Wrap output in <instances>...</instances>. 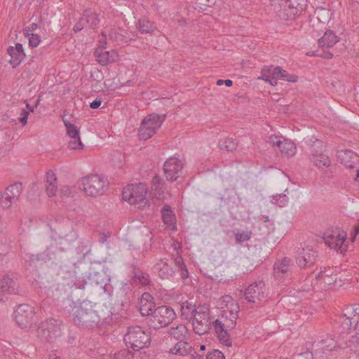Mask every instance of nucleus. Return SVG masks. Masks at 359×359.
I'll list each match as a JSON object with an SVG mask.
<instances>
[{
  "label": "nucleus",
  "mask_w": 359,
  "mask_h": 359,
  "mask_svg": "<svg viewBox=\"0 0 359 359\" xmlns=\"http://www.w3.org/2000/svg\"><path fill=\"white\" fill-rule=\"evenodd\" d=\"M158 192L163 189L164 185H165V182L163 181V180H161L158 179ZM160 194H158V196ZM160 199V197L158 196V200Z\"/></svg>",
  "instance_id": "obj_63"
},
{
  "label": "nucleus",
  "mask_w": 359,
  "mask_h": 359,
  "mask_svg": "<svg viewBox=\"0 0 359 359\" xmlns=\"http://www.w3.org/2000/svg\"><path fill=\"white\" fill-rule=\"evenodd\" d=\"M161 218L165 228L172 231L177 230L176 217L168 205H165L161 210Z\"/></svg>",
  "instance_id": "obj_20"
},
{
  "label": "nucleus",
  "mask_w": 359,
  "mask_h": 359,
  "mask_svg": "<svg viewBox=\"0 0 359 359\" xmlns=\"http://www.w3.org/2000/svg\"><path fill=\"white\" fill-rule=\"evenodd\" d=\"M184 164L182 161L176 158L170 157L163 165V170L164 175L168 181L175 182L182 172Z\"/></svg>",
  "instance_id": "obj_8"
},
{
  "label": "nucleus",
  "mask_w": 359,
  "mask_h": 359,
  "mask_svg": "<svg viewBox=\"0 0 359 359\" xmlns=\"http://www.w3.org/2000/svg\"><path fill=\"white\" fill-rule=\"evenodd\" d=\"M141 353H133L128 349H122L114 354V359H139Z\"/></svg>",
  "instance_id": "obj_37"
},
{
  "label": "nucleus",
  "mask_w": 359,
  "mask_h": 359,
  "mask_svg": "<svg viewBox=\"0 0 359 359\" xmlns=\"http://www.w3.org/2000/svg\"><path fill=\"white\" fill-rule=\"evenodd\" d=\"M157 127V115L150 114L144 118L139 130L140 140H147L154 133Z\"/></svg>",
  "instance_id": "obj_13"
},
{
  "label": "nucleus",
  "mask_w": 359,
  "mask_h": 359,
  "mask_svg": "<svg viewBox=\"0 0 359 359\" xmlns=\"http://www.w3.org/2000/svg\"><path fill=\"white\" fill-rule=\"evenodd\" d=\"M238 317V313H221L219 318L212 324L219 325V327H226L233 330Z\"/></svg>",
  "instance_id": "obj_18"
},
{
  "label": "nucleus",
  "mask_w": 359,
  "mask_h": 359,
  "mask_svg": "<svg viewBox=\"0 0 359 359\" xmlns=\"http://www.w3.org/2000/svg\"><path fill=\"white\" fill-rule=\"evenodd\" d=\"M192 325L194 332L203 335L210 330L212 325V320L210 316V309L205 305L198 306V312L192 317Z\"/></svg>",
  "instance_id": "obj_5"
},
{
  "label": "nucleus",
  "mask_w": 359,
  "mask_h": 359,
  "mask_svg": "<svg viewBox=\"0 0 359 359\" xmlns=\"http://www.w3.org/2000/svg\"><path fill=\"white\" fill-rule=\"evenodd\" d=\"M38 27V25L36 23H32L30 26L26 27L24 30L25 35L26 36L33 34L32 32H34Z\"/></svg>",
  "instance_id": "obj_50"
},
{
  "label": "nucleus",
  "mask_w": 359,
  "mask_h": 359,
  "mask_svg": "<svg viewBox=\"0 0 359 359\" xmlns=\"http://www.w3.org/2000/svg\"><path fill=\"white\" fill-rule=\"evenodd\" d=\"M137 27L142 33H149L155 29L154 23L147 18H142L138 22Z\"/></svg>",
  "instance_id": "obj_39"
},
{
  "label": "nucleus",
  "mask_w": 359,
  "mask_h": 359,
  "mask_svg": "<svg viewBox=\"0 0 359 359\" xmlns=\"http://www.w3.org/2000/svg\"><path fill=\"white\" fill-rule=\"evenodd\" d=\"M73 320L76 324L90 327L98 323L99 316L89 302H83L72 309Z\"/></svg>",
  "instance_id": "obj_3"
},
{
  "label": "nucleus",
  "mask_w": 359,
  "mask_h": 359,
  "mask_svg": "<svg viewBox=\"0 0 359 359\" xmlns=\"http://www.w3.org/2000/svg\"><path fill=\"white\" fill-rule=\"evenodd\" d=\"M97 61L102 65L114 62L118 60V55L114 50L107 51L104 49L97 48L95 51Z\"/></svg>",
  "instance_id": "obj_21"
},
{
  "label": "nucleus",
  "mask_w": 359,
  "mask_h": 359,
  "mask_svg": "<svg viewBox=\"0 0 359 359\" xmlns=\"http://www.w3.org/2000/svg\"><path fill=\"white\" fill-rule=\"evenodd\" d=\"M173 273L172 268L167 261L161 260L158 262V277L162 279L169 278Z\"/></svg>",
  "instance_id": "obj_35"
},
{
  "label": "nucleus",
  "mask_w": 359,
  "mask_h": 359,
  "mask_svg": "<svg viewBox=\"0 0 359 359\" xmlns=\"http://www.w3.org/2000/svg\"><path fill=\"white\" fill-rule=\"evenodd\" d=\"M191 359H203V357L199 354H198L195 351L194 353H192V355H190Z\"/></svg>",
  "instance_id": "obj_62"
},
{
  "label": "nucleus",
  "mask_w": 359,
  "mask_h": 359,
  "mask_svg": "<svg viewBox=\"0 0 359 359\" xmlns=\"http://www.w3.org/2000/svg\"><path fill=\"white\" fill-rule=\"evenodd\" d=\"M107 31H104L102 33L101 38L99 39L100 47L98 48L105 49L107 44Z\"/></svg>",
  "instance_id": "obj_51"
},
{
  "label": "nucleus",
  "mask_w": 359,
  "mask_h": 359,
  "mask_svg": "<svg viewBox=\"0 0 359 359\" xmlns=\"http://www.w3.org/2000/svg\"><path fill=\"white\" fill-rule=\"evenodd\" d=\"M27 37L29 38V46L32 47H36L40 43L41 39L40 36L38 34H33L29 36H27Z\"/></svg>",
  "instance_id": "obj_43"
},
{
  "label": "nucleus",
  "mask_w": 359,
  "mask_h": 359,
  "mask_svg": "<svg viewBox=\"0 0 359 359\" xmlns=\"http://www.w3.org/2000/svg\"><path fill=\"white\" fill-rule=\"evenodd\" d=\"M28 116H29V111L23 110L22 114V117L20 118V123H22V124L23 126H25L27 124Z\"/></svg>",
  "instance_id": "obj_54"
},
{
  "label": "nucleus",
  "mask_w": 359,
  "mask_h": 359,
  "mask_svg": "<svg viewBox=\"0 0 359 359\" xmlns=\"http://www.w3.org/2000/svg\"><path fill=\"white\" fill-rule=\"evenodd\" d=\"M219 147L222 150L233 151L236 149L238 147V142L233 138L226 137L219 140Z\"/></svg>",
  "instance_id": "obj_36"
},
{
  "label": "nucleus",
  "mask_w": 359,
  "mask_h": 359,
  "mask_svg": "<svg viewBox=\"0 0 359 359\" xmlns=\"http://www.w3.org/2000/svg\"><path fill=\"white\" fill-rule=\"evenodd\" d=\"M213 326L219 341L226 346H231L232 341L228 333V331L231 330L226 327H219V325L216 324H213Z\"/></svg>",
  "instance_id": "obj_32"
},
{
  "label": "nucleus",
  "mask_w": 359,
  "mask_h": 359,
  "mask_svg": "<svg viewBox=\"0 0 359 359\" xmlns=\"http://www.w3.org/2000/svg\"><path fill=\"white\" fill-rule=\"evenodd\" d=\"M37 332L42 341L53 342L61 336L62 324L57 320L48 319L41 323Z\"/></svg>",
  "instance_id": "obj_6"
},
{
  "label": "nucleus",
  "mask_w": 359,
  "mask_h": 359,
  "mask_svg": "<svg viewBox=\"0 0 359 359\" xmlns=\"http://www.w3.org/2000/svg\"><path fill=\"white\" fill-rule=\"evenodd\" d=\"M359 234V223L354 226L353 231L351 232V241H354L356 236Z\"/></svg>",
  "instance_id": "obj_55"
},
{
  "label": "nucleus",
  "mask_w": 359,
  "mask_h": 359,
  "mask_svg": "<svg viewBox=\"0 0 359 359\" xmlns=\"http://www.w3.org/2000/svg\"><path fill=\"white\" fill-rule=\"evenodd\" d=\"M62 120H63V122L66 127L67 135L70 138L71 137H80L79 136V128L74 124H73L71 122L65 119L64 117L62 118Z\"/></svg>",
  "instance_id": "obj_38"
},
{
  "label": "nucleus",
  "mask_w": 359,
  "mask_h": 359,
  "mask_svg": "<svg viewBox=\"0 0 359 359\" xmlns=\"http://www.w3.org/2000/svg\"><path fill=\"white\" fill-rule=\"evenodd\" d=\"M338 41L337 36L333 32L329 30L325 32L324 35L318 39L319 46L323 48L332 47Z\"/></svg>",
  "instance_id": "obj_29"
},
{
  "label": "nucleus",
  "mask_w": 359,
  "mask_h": 359,
  "mask_svg": "<svg viewBox=\"0 0 359 359\" xmlns=\"http://www.w3.org/2000/svg\"><path fill=\"white\" fill-rule=\"evenodd\" d=\"M206 359H224V355L219 350L215 349L207 355Z\"/></svg>",
  "instance_id": "obj_44"
},
{
  "label": "nucleus",
  "mask_w": 359,
  "mask_h": 359,
  "mask_svg": "<svg viewBox=\"0 0 359 359\" xmlns=\"http://www.w3.org/2000/svg\"><path fill=\"white\" fill-rule=\"evenodd\" d=\"M45 188L46 194L49 197L55 196L57 192V178L55 174L52 170H48L46 172Z\"/></svg>",
  "instance_id": "obj_24"
},
{
  "label": "nucleus",
  "mask_w": 359,
  "mask_h": 359,
  "mask_svg": "<svg viewBox=\"0 0 359 359\" xmlns=\"http://www.w3.org/2000/svg\"><path fill=\"white\" fill-rule=\"evenodd\" d=\"M180 267L181 268L182 272V277L183 279H185L187 278H188V271L185 269V265L182 263L180 266Z\"/></svg>",
  "instance_id": "obj_59"
},
{
  "label": "nucleus",
  "mask_w": 359,
  "mask_h": 359,
  "mask_svg": "<svg viewBox=\"0 0 359 359\" xmlns=\"http://www.w3.org/2000/svg\"><path fill=\"white\" fill-rule=\"evenodd\" d=\"M49 359H63L60 353L57 351L52 352L49 355Z\"/></svg>",
  "instance_id": "obj_58"
},
{
  "label": "nucleus",
  "mask_w": 359,
  "mask_h": 359,
  "mask_svg": "<svg viewBox=\"0 0 359 359\" xmlns=\"http://www.w3.org/2000/svg\"><path fill=\"white\" fill-rule=\"evenodd\" d=\"M245 299L250 303L256 304L266 298L265 285L262 281L254 283L248 286L245 292Z\"/></svg>",
  "instance_id": "obj_9"
},
{
  "label": "nucleus",
  "mask_w": 359,
  "mask_h": 359,
  "mask_svg": "<svg viewBox=\"0 0 359 359\" xmlns=\"http://www.w3.org/2000/svg\"><path fill=\"white\" fill-rule=\"evenodd\" d=\"M165 114H163L162 116L158 115V128L160 127L161 123L165 120Z\"/></svg>",
  "instance_id": "obj_64"
},
{
  "label": "nucleus",
  "mask_w": 359,
  "mask_h": 359,
  "mask_svg": "<svg viewBox=\"0 0 359 359\" xmlns=\"http://www.w3.org/2000/svg\"><path fill=\"white\" fill-rule=\"evenodd\" d=\"M218 306L221 309V313H239V305L229 295L222 296L218 301Z\"/></svg>",
  "instance_id": "obj_19"
},
{
  "label": "nucleus",
  "mask_w": 359,
  "mask_h": 359,
  "mask_svg": "<svg viewBox=\"0 0 359 359\" xmlns=\"http://www.w3.org/2000/svg\"><path fill=\"white\" fill-rule=\"evenodd\" d=\"M174 309L168 305L158 306V325L161 327L169 325L175 318Z\"/></svg>",
  "instance_id": "obj_15"
},
{
  "label": "nucleus",
  "mask_w": 359,
  "mask_h": 359,
  "mask_svg": "<svg viewBox=\"0 0 359 359\" xmlns=\"http://www.w3.org/2000/svg\"><path fill=\"white\" fill-rule=\"evenodd\" d=\"M69 148L71 150L80 151L83 148V145L79 137H71L69 142Z\"/></svg>",
  "instance_id": "obj_41"
},
{
  "label": "nucleus",
  "mask_w": 359,
  "mask_h": 359,
  "mask_svg": "<svg viewBox=\"0 0 359 359\" xmlns=\"http://www.w3.org/2000/svg\"><path fill=\"white\" fill-rule=\"evenodd\" d=\"M148 188L145 184H132L123 188V200L137 209H144L149 206V198L147 196Z\"/></svg>",
  "instance_id": "obj_1"
},
{
  "label": "nucleus",
  "mask_w": 359,
  "mask_h": 359,
  "mask_svg": "<svg viewBox=\"0 0 359 359\" xmlns=\"http://www.w3.org/2000/svg\"><path fill=\"white\" fill-rule=\"evenodd\" d=\"M273 66H266L262 69L261 73H264L269 76L270 78L272 77V72H273Z\"/></svg>",
  "instance_id": "obj_53"
},
{
  "label": "nucleus",
  "mask_w": 359,
  "mask_h": 359,
  "mask_svg": "<svg viewBox=\"0 0 359 359\" xmlns=\"http://www.w3.org/2000/svg\"><path fill=\"white\" fill-rule=\"evenodd\" d=\"M168 334L171 335L173 340H184L189 335V331L184 325L179 324L168 329Z\"/></svg>",
  "instance_id": "obj_25"
},
{
  "label": "nucleus",
  "mask_w": 359,
  "mask_h": 359,
  "mask_svg": "<svg viewBox=\"0 0 359 359\" xmlns=\"http://www.w3.org/2000/svg\"><path fill=\"white\" fill-rule=\"evenodd\" d=\"M8 53L11 56L9 62L13 67L19 65L25 56L22 45L19 43H17L14 47L10 46L8 48Z\"/></svg>",
  "instance_id": "obj_22"
},
{
  "label": "nucleus",
  "mask_w": 359,
  "mask_h": 359,
  "mask_svg": "<svg viewBox=\"0 0 359 359\" xmlns=\"http://www.w3.org/2000/svg\"><path fill=\"white\" fill-rule=\"evenodd\" d=\"M81 22H85L86 26L95 28L97 27L100 20L98 15L91 10L85 11L81 17Z\"/></svg>",
  "instance_id": "obj_31"
},
{
  "label": "nucleus",
  "mask_w": 359,
  "mask_h": 359,
  "mask_svg": "<svg viewBox=\"0 0 359 359\" xmlns=\"http://www.w3.org/2000/svg\"><path fill=\"white\" fill-rule=\"evenodd\" d=\"M156 303L149 293L144 292L140 302V311L142 316H152L156 312Z\"/></svg>",
  "instance_id": "obj_17"
},
{
  "label": "nucleus",
  "mask_w": 359,
  "mask_h": 359,
  "mask_svg": "<svg viewBox=\"0 0 359 359\" xmlns=\"http://www.w3.org/2000/svg\"><path fill=\"white\" fill-rule=\"evenodd\" d=\"M251 236L252 232L250 231H246L243 233H237L235 234L236 240L238 243L249 241Z\"/></svg>",
  "instance_id": "obj_42"
},
{
  "label": "nucleus",
  "mask_w": 359,
  "mask_h": 359,
  "mask_svg": "<svg viewBox=\"0 0 359 359\" xmlns=\"http://www.w3.org/2000/svg\"><path fill=\"white\" fill-rule=\"evenodd\" d=\"M337 157L341 163L348 168H353L359 163V156L351 150H341Z\"/></svg>",
  "instance_id": "obj_16"
},
{
  "label": "nucleus",
  "mask_w": 359,
  "mask_h": 359,
  "mask_svg": "<svg viewBox=\"0 0 359 359\" xmlns=\"http://www.w3.org/2000/svg\"><path fill=\"white\" fill-rule=\"evenodd\" d=\"M108 184L107 179L104 176L97 174L82 177L80 181L82 191L86 196L93 198L103 195Z\"/></svg>",
  "instance_id": "obj_2"
},
{
  "label": "nucleus",
  "mask_w": 359,
  "mask_h": 359,
  "mask_svg": "<svg viewBox=\"0 0 359 359\" xmlns=\"http://www.w3.org/2000/svg\"><path fill=\"white\" fill-rule=\"evenodd\" d=\"M22 191L21 183H15L7 187L4 193L1 194L0 203L3 208H8L15 203Z\"/></svg>",
  "instance_id": "obj_10"
},
{
  "label": "nucleus",
  "mask_w": 359,
  "mask_h": 359,
  "mask_svg": "<svg viewBox=\"0 0 359 359\" xmlns=\"http://www.w3.org/2000/svg\"><path fill=\"white\" fill-rule=\"evenodd\" d=\"M131 281L137 285H147L149 283V278L148 275L138 272L134 275Z\"/></svg>",
  "instance_id": "obj_40"
},
{
  "label": "nucleus",
  "mask_w": 359,
  "mask_h": 359,
  "mask_svg": "<svg viewBox=\"0 0 359 359\" xmlns=\"http://www.w3.org/2000/svg\"><path fill=\"white\" fill-rule=\"evenodd\" d=\"M88 278L93 281H94L96 284H100L102 283L103 280L100 273L95 271H90L89 273Z\"/></svg>",
  "instance_id": "obj_45"
},
{
  "label": "nucleus",
  "mask_w": 359,
  "mask_h": 359,
  "mask_svg": "<svg viewBox=\"0 0 359 359\" xmlns=\"http://www.w3.org/2000/svg\"><path fill=\"white\" fill-rule=\"evenodd\" d=\"M269 143L283 155L292 156L296 153V146L291 140L276 135L269 137Z\"/></svg>",
  "instance_id": "obj_11"
},
{
  "label": "nucleus",
  "mask_w": 359,
  "mask_h": 359,
  "mask_svg": "<svg viewBox=\"0 0 359 359\" xmlns=\"http://www.w3.org/2000/svg\"><path fill=\"white\" fill-rule=\"evenodd\" d=\"M126 344L133 350L138 351L150 344V336L140 327H130L124 336Z\"/></svg>",
  "instance_id": "obj_4"
},
{
  "label": "nucleus",
  "mask_w": 359,
  "mask_h": 359,
  "mask_svg": "<svg viewBox=\"0 0 359 359\" xmlns=\"http://www.w3.org/2000/svg\"><path fill=\"white\" fill-rule=\"evenodd\" d=\"M297 76L296 75H290L287 72L283 70V74L280 76V79L287 81L290 82H296L297 81Z\"/></svg>",
  "instance_id": "obj_47"
},
{
  "label": "nucleus",
  "mask_w": 359,
  "mask_h": 359,
  "mask_svg": "<svg viewBox=\"0 0 359 359\" xmlns=\"http://www.w3.org/2000/svg\"><path fill=\"white\" fill-rule=\"evenodd\" d=\"M346 236L347 235L345 231L336 229L326 232L324 234L323 239L325 244L330 249L344 253L347 250V245L344 244Z\"/></svg>",
  "instance_id": "obj_7"
},
{
  "label": "nucleus",
  "mask_w": 359,
  "mask_h": 359,
  "mask_svg": "<svg viewBox=\"0 0 359 359\" xmlns=\"http://www.w3.org/2000/svg\"><path fill=\"white\" fill-rule=\"evenodd\" d=\"M34 316V310L28 304L20 305L15 311V318L22 328H26L31 323Z\"/></svg>",
  "instance_id": "obj_14"
},
{
  "label": "nucleus",
  "mask_w": 359,
  "mask_h": 359,
  "mask_svg": "<svg viewBox=\"0 0 359 359\" xmlns=\"http://www.w3.org/2000/svg\"><path fill=\"white\" fill-rule=\"evenodd\" d=\"M283 74V69L280 67H273L272 72V79L273 81H276L277 79H280V76Z\"/></svg>",
  "instance_id": "obj_48"
},
{
  "label": "nucleus",
  "mask_w": 359,
  "mask_h": 359,
  "mask_svg": "<svg viewBox=\"0 0 359 359\" xmlns=\"http://www.w3.org/2000/svg\"><path fill=\"white\" fill-rule=\"evenodd\" d=\"M279 199L280 201L278 205L281 207L285 206V204L287 203V198H286L285 196H279Z\"/></svg>",
  "instance_id": "obj_61"
},
{
  "label": "nucleus",
  "mask_w": 359,
  "mask_h": 359,
  "mask_svg": "<svg viewBox=\"0 0 359 359\" xmlns=\"http://www.w3.org/2000/svg\"><path fill=\"white\" fill-rule=\"evenodd\" d=\"M168 353L174 355L187 356L192 355V353H194V349L189 343L182 340L176 343L174 346L168 349Z\"/></svg>",
  "instance_id": "obj_23"
},
{
  "label": "nucleus",
  "mask_w": 359,
  "mask_h": 359,
  "mask_svg": "<svg viewBox=\"0 0 359 359\" xmlns=\"http://www.w3.org/2000/svg\"><path fill=\"white\" fill-rule=\"evenodd\" d=\"M109 36V39L112 41H117L121 36L117 33L115 29L105 30Z\"/></svg>",
  "instance_id": "obj_49"
},
{
  "label": "nucleus",
  "mask_w": 359,
  "mask_h": 359,
  "mask_svg": "<svg viewBox=\"0 0 359 359\" xmlns=\"http://www.w3.org/2000/svg\"><path fill=\"white\" fill-rule=\"evenodd\" d=\"M60 194L62 197H69L72 196V188L69 186H63L62 187Z\"/></svg>",
  "instance_id": "obj_46"
},
{
  "label": "nucleus",
  "mask_w": 359,
  "mask_h": 359,
  "mask_svg": "<svg viewBox=\"0 0 359 359\" xmlns=\"http://www.w3.org/2000/svg\"><path fill=\"white\" fill-rule=\"evenodd\" d=\"M174 344L170 334H168V330L166 331H158V344L162 351L168 352L170 346Z\"/></svg>",
  "instance_id": "obj_30"
},
{
  "label": "nucleus",
  "mask_w": 359,
  "mask_h": 359,
  "mask_svg": "<svg viewBox=\"0 0 359 359\" xmlns=\"http://www.w3.org/2000/svg\"><path fill=\"white\" fill-rule=\"evenodd\" d=\"M309 159L318 168H327L331 165L330 158L322 153H312L309 156Z\"/></svg>",
  "instance_id": "obj_26"
},
{
  "label": "nucleus",
  "mask_w": 359,
  "mask_h": 359,
  "mask_svg": "<svg viewBox=\"0 0 359 359\" xmlns=\"http://www.w3.org/2000/svg\"><path fill=\"white\" fill-rule=\"evenodd\" d=\"M292 265V261L287 257H284L275 263L273 273L276 278H279L282 274L287 273Z\"/></svg>",
  "instance_id": "obj_28"
},
{
  "label": "nucleus",
  "mask_w": 359,
  "mask_h": 359,
  "mask_svg": "<svg viewBox=\"0 0 359 359\" xmlns=\"http://www.w3.org/2000/svg\"><path fill=\"white\" fill-rule=\"evenodd\" d=\"M86 25L85 22H81V18L80 19L79 22L76 24V25L74 27V30L75 32L81 31L84 26Z\"/></svg>",
  "instance_id": "obj_56"
},
{
  "label": "nucleus",
  "mask_w": 359,
  "mask_h": 359,
  "mask_svg": "<svg viewBox=\"0 0 359 359\" xmlns=\"http://www.w3.org/2000/svg\"><path fill=\"white\" fill-rule=\"evenodd\" d=\"M262 75L258 78V79H261L263 81H265L266 82L269 83L272 86H276L277 85V81H273L272 78H270L269 76L264 73H261Z\"/></svg>",
  "instance_id": "obj_52"
},
{
  "label": "nucleus",
  "mask_w": 359,
  "mask_h": 359,
  "mask_svg": "<svg viewBox=\"0 0 359 359\" xmlns=\"http://www.w3.org/2000/svg\"><path fill=\"white\" fill-rule=\"evenodd\" d=\"M296 262L300 268L313 264L316 260L317 252L310 246L299 248L297 252Z\"/></svg>",
  "instance_id": "obj_12"
},
{
  "label": "nucleus",
  "mask_w": 359,
  "mask_h": 359,
  "mask_svg": "<svg viewBox=\"0 0 359 359\" xmlns=\"http://www.w3.org/2000/svg\"><path fill=\"white\" fill-rule=\"evenodd\" d=\"M101 103H102V101L100 100H95L94 101H93L90 104V107L92 108V109H97L98 108L100 105H101Z\"/></svg>",
  "instance_id": "obj_60"
},
{
  "label": "nucleus",
  "mask_w": 359,
  "mask_h": 359,
  "mask_svg": "<svg viewBox=\"0 0 359 359\" xmlns=\"http://www.w3.org/2000/svg\"><path fill=\"white\" fill-rule=\"evenodd\" d=\"M316 279L323 281V283L327 285L335 283L337 280L336 275H333L330 269H325L323 271H321L316 275Z\"/></svg>",
  "instance_id": "obj_33"
},
{
  "label": "nucleus",
  "mask_w": 359,
  "mask_h": 359,
  "mask_svg": "<svg viewBox=\"0 0 359 359\" xmlns=\"http://www.w3.org/2000/svg\"><path fill=\"white\" fill-rule=\"evenodd\" d=\"M15 282L9 276H4L0 280V301L3 300L2 296L14 291Z\"/></svg>",
  "instance_id": "obj_27"
},
{
  "label": "nucleus",
  "mask_w": 359,
  "mask_h": 359,
  "mask_svg": "<svg viewBox=\"0 0 359 359\" xmlns=\"http://www.w3.org/2000/svg\"><path fill=\"white\" fill-rule=\"evenodd\" d=\"M182 315L185 319H191L195 315V313L198 312V306L193 304L191 302L188 301L183 302L181 306Z\"/></svg>",
  "instance_id": "obj_34"
},
{
  "label": "nucleus",
  "mask_w": 359,
  "mask_h": 359,
  "mask_svg": "<svg viewBox=\"0 0 359 359\" xmlns=\"http://www.w3.org/2000/svg\"><path fill=\"white\" fill-rule=\"evenodd\" d=\"M223 83L225 84L228 87H231L233 85V82L230 79H226L224 81L222 80V79H219L217 81V86H222Z\"/></svg>",
  "instance_id": "obj_57"
}]
</instances>
